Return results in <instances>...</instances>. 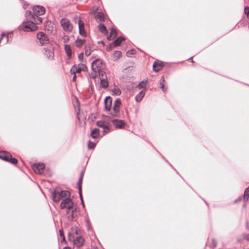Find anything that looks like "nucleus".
<instances>
[{
	"label": "nucleus",
	"instance_id": "nucleus-1",
	"mask_svg": "<svg viewBox=\"0 0 249 249\" xmlns=\"http://www.w3.org/2000/svg\"><path fill=\"white\" fill-rule=\"evenodd\" d=\"M70 193L68 191L62 190L61 188H56L53 192V200L54 202L58 203L62 199L67 197H70Z\"/></svg>",
	"mask_w": 249,
	"mask_h": 249
},
{
	"label": "nucleus",
	"instance_id": "nucleus-2",
	"mask_svg": "<svg viewBox=\"0 0 249 249\" xmlns=\"http://www.w3.org/2000/svg\"><path fill=\"white\" fill-rule=\"evenodd\" d=\"M102 68L103 65L100 59H97L93 61L91 65V71L89 74L90 78L95 79L97 77V71Z\"/></svg>",
	"mask_w": 249,
	"mask_h": 249
},
{
	"label": "nucleus",
	"instance_id": "nucleus-3",
	"mask_svg": "<svg viewBox=\"0 0 249 249\" xmlns=\"http://www.w3.org/2000/svg\"><path fill=\"white\" fill-rule=\"evenodd\" d=\"M0 159L9 162L12 164L16 165L18 163V160L15 158H13L11 154L6 151L0 152Z\"/></svg>",
	"mask_w": 249,
	"mask_h": 249
},
{
	"label": "nucleus",
	"instance_id": "nucleus-4",
	"mask_svg": "<svg viewBox=\"0 0 249 249\" xmlns=\"http://www.w3.org/2000/svg\"><path fill=\"white\" fill-rule=\"evenodd\" d=\"M22 28L24 31H34L37 29V26L36 25L32 19L24 22L22 23Z\"/></svg>",
	"mask_w": 249,
	"mask_h": 249
},
{
	"label": "nucleus",
	"instance_id": "nucleus-5",
	"mask_svg": "<svg viewBox=\"0 0 249 249\" xmlns=\"http://www.w3.org/2000/svg\"><path fill=\"white\" fill-rule=\"evenodd\" d=\"M60 208L61 209H67V214H69V211L73 208V203L71 199L69 197H67L63 199L60 204Z\"/></svg>",
	"mask_w": 249,
	"mask_h": 249
},
{
	"label": "nucleus",
	"instance_id": "nucleus-6",
	"mask_svg": "<svg viewBox=\"0 0 249 249\" xmlns=\"http://www.w3.org/2000/svg\"><path fill=\"white\" fill-rule=\"evenodd\" d=\"M87 69L86 66L83 64H79L78 65H74L71 70V73L75 74L76 73H80L82 71H85Z\"/></svg>",
	"mask_w": 249,
	"mask_h": 249
},
{
	"label": "nucleus",
	"instance_id": "nucleus-7",
	"mask_svg": "<svg viewBox=\"0 0 249 249\" xmlns=\"http://www.w3.org/2000/svg\"><path fill=\"white\" fill-rule=\"evenodd\" d=\"M60 23L63 29L67 32H71L72 29V25L71 24L70 20L67 18H62Z\"/></svg>",
	"mask_w": 249,
	"mask_h": 249
},
{
	"label": "nucleus",
	"instance_id": "nucleus-8",
	"mask_svg": "<svg viewBox=\"0 0 249 249\" xmlns=\"http://www.w3.org/2000/svg\"><path fill=\"white\" fill-rule=\"evenodd\" d=\"M37 38L41 45H44L49 42L48 36L43 32H39L37 35Z\"/></svg>",
	"mask_w": 249,
	"mask_h": 249
},
{
	"label": "nucleus",
	"instance_id": "nucleus-9",
	"mask_svg": "<svg viewBox=\"0 0 249 249\" xmlns=\"http://www.w3.org/2000/svg\"><path fill=\"white\" fill-rule=\"evenodd\" d=\"M32 168L35 173L41 174L43 172L45 165L41 163H35L33 165Z\"/></svg>",
	"mask_w": 249,
	"mask_h": 249
},
{
	"label": "nucleus",
	"instance_id": "nucleus-10",
	"mask_svg": "<svg viewBox=\"0 0 249 249\" xmlns=\"http://www.w3.org/2000/svg\"><path fill=\"white\" fill-rule=\"evenodd\" d=\"M121 105V101L120 99H118L115 100L113 104V111L114 112V116H117L118 114L120 112V107Z\"/></svg>",
	"mask_w": 249,
	"mask_h": 249
},
{
	"label": "nucleus",
	"instance_id": "nucleus-11",
	"mask_svg": "<svg viewBox=\"0 0 249 249\" xmlns=\"http://www.w3.org/2000/svg\"><path fill=\"white\" fill-rule=\"evenodd\" d=\"M85 242L84 238L81 236L77 237L73 241V244L78 248L83 246Z\"/></svg>",
	"mask_w": 249,
	"mask_h": 249
},
{
	"label": "nucleus",
	"instance_id": "nucleus-12",
	"mask_svg": "<svg viewBox=\"0 0 249 249\" xmlns=\"http://www.w3.org/2000/svg\"><path fill=\"white\" fill-rule=\"evenodd\" d=\"M111 122L117 128H123L125 125L124 121L122 120L113 119Z\"/></svg>",
	"mask_w": 249,
	"mask_h": 249
},
{
	"label": "nucleus",
	"instance_id": "nucleus-13",
	"mask_svg": "<svg viewBox=\"0 0 249 249\" xmlns=\"http://www.w3.org/2000/svg\"><path fill=\"white\" fill-rule=\"evenodd\" d=\"M33 11L34 13L36 15H43L45 12V8L43 6H40L39 5H36L34 6Z\"/></svg>",
	"mask_w": 249,
	"mask_h": 249
},
{
	"label": "nucleus",
	"instance_id": "nucleus-14",
	"mask_svg": "<svg viewBox=\"0 0 249 249\" xmlns=\"http://www.w3.org/2000/svg\"><path fill=\"white\" fill-rule=\"evenodd\" d=\"M79 32L81 36L85 37L87 34L84 28V23L79 18L78 20Z\"/></svg>",
	"mask_w": 249,
	"mask_h": 249
},
{
	"label": "nucleus",
	"instance_id": "nucleus-15",
	"mask_svg": "<svg viewBox=\"0 0 249 249\" xmlns=\"http://www.w3.org/2000/svg\"><path fill=\"white\" fill-rule=\"evenodd\" d=\"M53 47H51L49 49H44V54L48 58L50 59H53Z\"/></svg>",
	"mask_w": 249,
	"mask_h": 249
},
{
	"label": "nucleus",
	"instance_id": "nucleus-16",
	"mask_svg": "<svg viewBox=\"0 0 249 249\" xmlns=\"http://www.w3.org/2000/svg\"><path fill=\"white\" fill-rule=\"evenodd\" d=\"M96 124L97 126L102 128L104 129V132L105 133H107L109 131V128L105 122L103 121H97Z\"/></svg>",
	"mask_w": 249,
	"mask_h": 249
},
{
	"label": "nucleus",
	"instance_id": "nucleus-17",
	"mask_svg": "<svg viewBox=\"0 0 249 249\" xmlns=\"http://www.w3.org/2000/svg\"><path fill=\"white\" fill-rule=\"evenodd\" d=\"M163 66L162 62L160 61H155L153 65V70L156 72H158L162 69Z\"/></svg>",
	"mask_w": 249,
	"mask_h": 249
},
{
	"label": "nucleus",
	"instance_id": "nucleus-18",
	"mask_svg": "<svg viewBox=\"0 0 249 249\" xmlns=\"http://www.w3.org/2000/svg\"><path fill=\"white\" fill-rule=\"evenodd\" d=\"M105 107L107 111L110 110L112 105V99L110 97H107L105 99Z\"/></svg>",
	"mask_w": 249,
	"mask_h": 249
},
{
	"label": "nucleus",
	"instance_id": "nucleus-19",
	"mask_svg": "<svg viewBox=\"0 0 249 249\" xmlns=\"http://www.w3.org/2000/svg\"><path fill=\"white\" fill-rule=\"evenodd\" d=\"M65 51L67 53L68 58L70 59L72 56V51L71 46L68 44L65 45Z\"/></svg>",
	"mask_w": 249,
	"mask_h": 249
},
{
	"label": "nucleus",
	"instance_id": "nucleus-20",
	"mask_svg": "<svg viewBox=\"0 0 249 249\" xmlns=\"http://www.w3.org/2000/svg\"><path fill=\"white\" fill-rule=\"evenodd\" d=\"M67 214L68 215V217L69 220L72 221L74 220L76 216L75 209L72 208L69 211V214Z\"/></svg>",
	"mask_w": 249,
	"mask_h": 249
},
{
	"label": "nucleus",
	"instance_id": "nucleus-21",
	"mask_svg": "<svg viewBox=\"0 0 249 249\" xmlns=\"http://www.w3.org/2000/svg\"><path fill=\"white\" fill-rule=\"evenodd\" d=\"M32 20L36 24H39L42 23V18L37 16V15H32Z\"/></svg>",
	"mask_w": 249,
	"mask_h": 249
},
{
	"label": "nucleus",
	"instance_id": "nucleus-22",
	"mask_svg": "<svg viewBox=\"0 0 249 249\" xmlns=\"http://www.w3.org/2000/svg\"><path fill=\"white\" fill-rule=\"evenodd\" d=\"M95 19L98 22L104 21V15L102 12H98L95 16Z\"/></svg>",
	"mask_w": 249,
	"mask_h": 249
},
{
	"label": "nucleus",
	"instance_id": "nucleus-23",
	"mask_svg": "<svg viewBox=\"0 0 249 249\" xmlns=\"http://www.w3.org/2000/svg\"><path fill=\"white\" fill-rule=\"evenodd\" d=\"M124 40L123 37H119L116 39L113 42V46L116 47L120 46L121 42Z\"/></svg>",
	"mask_w": 249,
	"mask_h": 249
},
{
	"label": "nucleus",
	"instance_id": "nucleus-24",
	"mask_svg": "<svg viewBox=\"0 0 249 249\" xmlns=\"http://www.w3.org/2000/svg\"><path fill=\"white\" fill-rule=\"evenodd\" d=\"M91 137L93 139H96L99 136V129L98 128L94 129L91 132L90 134Z\"/></svg>",
	"mask_w": 249,
	"mask_h": 249
},
{
	"label": "nucleus",
	"instance_id": "nucleus-25",
	"mask_svg": "<svg viewBox=\"0 0 249 249\" xmlns=\"http://www.w3.org/2000/svg\"><path fill=\"white\" fill-rule=\"evenodd\" d=\"M106 78H100L101 86L103 88H107L108 86V82Z\"/></svg>",
	"mask_w": 249,
	"mask_h": 249
},
{
	"label": "nucleus",
	"instance_id": "nucleus-26",
	"mask_svg": "<svg viewBox=\"0 0 249 249\" xmlns=\"http://www.w3.org/2000/svg\"><path fill=\"white\" fill-rule=\"evenodd\" d=\"M58 238V240H61V242H63V241H65V238L64 232L62 230H59Z\"/></svg>",
	"mask_w": 249,
	"mask_h": 249
},
{
	"label": "nucleus",
	"instance_id": "nucleus-27",
	"mask_svg": "<svg viewBox=\"0 0 249 249\" xmlns=\"http://www.w3.org/2000/svg\"><path fill=\"white\" fill-rule=\"evenodd\" d=\"M117 33L115 29H111L110 34L109 36L107 37V39L108 40H110L112 39V38H114L117 36Z\"/></svg>",
	"mask_w": 249,
	"mask_h": 249
},
{
	"label": "nucleus",
	"instance_id": "nucleus-28",
	"mask_svg": "<svg viewBox=\"0 0 249 249\" xmlns=\"http://www.w3.org/2000/svg\"><path fill=\"white\" fill-rule=\"evenodd\" d=\"M122 53L120 51H116L114 52L112 58L114 60H117L121 56Z\"/></svg>",
	"mask_w": 249,
	"mask_h": 249
},
{
	"label": "nucleus",
	"instance_id": "nucleus-29",
	"mask_svg": "<svg viewBox=\"0 0 249 249\" xmlns=\"http://www.w3.org/2000/svg\"><path fill=\"white\" fill-rule=\"evenodd\" d=\"M144 96V92L142 91H140L135 97V100L137 102H140Z\"/></svg>",
	"mask_w": 249,
	"mask_h": 249
},
{
	"label": "nucleus",
	"instance_id": "nucleus-30",
	"mask_svg": "<svg viewBox=\"0 0 249 249\" xmlns=\"http://www.w3.org/2000/svg\"><path fill=\"white\" fill-rule=\"evenodd\" d=\"M98 76H100V78H107L105 72L102 69H100L98 71H97V77Z\"/></svg>",
	"mask_w": 249,
	"mask_h": 249
},
{
	"label": "nucleus",
	"instance_id": "nucleus-31",
	"mask_svg": "<svg viewBox=\"0 0 249 249\" xmlns=\"http://www.w3.org/2000/svg\"><path fill=\"white\" fill-rule=\"evenodd\" d=\"M99 30L102 33L106 34L107 33L106 27L103 24L99 25Z\"/></svg>",
	"mask_w": 249,
	"mask_h": 249
},
{
	"label": "nucleus",
	"instance_id": "nucleus-32",
	"mask_svg": "<svg viewBox=\"0 0 249 249\" xmlns=\"http://www.w3.org/2000/svg\"><path fill=\"white\" fill-rule=\"evenodd\" d=\"M160 88L162 89V91L164 92H166L167 90V88L164 89V85L163 84V82L165 81V79L163 76H162L160 79Z\"/></svg>",
	"mask_w": 249,
	"mask_h": 249
},
{
	"label": "nucleus",
	"instance_id": "nucleus-33",
	"mask_svg": "<svg viewBox=\"0 0 249 249\" xmlns=\"http://www.w3.org/2000/svg\"><path fill=\"white\" fill-rule=\"evenodd\" d=\"M249 197V187L246 188L244 192V199L248 200Z\"/></svg>",
	"mask_w": 249,
	"mask_h": 249
},
{
	"label": "nucleus",
	"instance_id": "nucleus-34",
	"mask_svg": "<svg viewBox=\"0 0 249 249\" xmlns=\"http://www.w3.org/2000/svg\"><path fill=\"white\" fill-rule=\"evenodd\" d=\"M84 43V40L81 39H77L75 41L76 46L80 47Z\"/></svg>",
	"mask_w": 249,
	"mask_h": 249
},
{
	"label": "nucleus",
	"instance_id": "nucleus-35",
	"mask_svg": "<svg viewBox=\"0 0 249 249\" xmlns=\"http://www.w3.org/2000/svg\"><path fill=\"white\" fill-rule=\"evenodd\" d=\"M113 92L116 95H120L121 94V90L118 88H114L113 90Z\"/></svg>",
	"mask_w": 249,
	"mask_h": 249
},
{
	"label": "nucleus",
	"instance_id": "nucleus-36",
	"mask_svg": "<svg viewBox=\"0 0 249 249\" xmlns=\"http://www.w3.org/2000/svg\"><path fill=\"white\" fill-rule=\"evenodd\" d=\"M146 83H147V81H141L139 85H138V87L140 88V89H141V88H143L145 87L146 86Z\"/></svg>",
	"mask_w": 249,
	"mask_h": 249
},
{
	"label": "nucleus",
	"instance_id": "nucleus-37",
	"mask_svg": "<svg viewBox=\"0 0 249 249\" xmlns=\"http://www.w3.org/2000/svg\"><path fill=\"white\" fill-rule=\"evenodd\" d=\"M135 51L134 50H129L127 52H126V55L127 56H131V55L135 54Z\"/></svg>",
	"mask_w": 249,
	"mask_h": 249
},
{
	"label": "nucleus",
	"instance_id": "nucleus-38",
	"mask_svg": "<svg viewBox=\"0 0 249 249\" xmlns=\"http://www.w3.org/2000/svg\"><path fill=\"white\" fill-rule=\"evenodd\" d=\"M88 148L89 149H93L95 147V144L93 142L89 141L88 142Z\"/></svg>",
	"mask_w": 249,
	"mask_h": 249
},
{
	"label": "nucleus",
	"instance_id": "nucleus-39",
	"mask_svg": "<svg viewBox=\"0 0 249 249\" xmlns=\"http://www.w3.org/2000/svg\"><path fill=\"white\" fill-rule=\"evenodd\" d=\"M32 15H33L32 14V12L31 11H26V16L28 20L32 19Z\"/></svg>",
	"mask_w": 249,
	"mask_h": 249
},
{
	"label": "nucleus",
	"instance_id": "nucleus-40",
	"mask_svg": "<svg viewBox=\"0 0 249 249\" xmlns=\"http://www.w3.org/2000/svg\"><path fill=\"white\" fill-rule=\"evenodd\" d=\"M216 246V242L215 240L212 239V243L210 244V246L212 248H214Z\"/></svg>",
	"mask_w": 249,
	"mask_h": 249
},
{
	"label": "nucleus",
	"instance_id": "nucleus-41",
	"mask_svg": "<svg viewBox=\"0 0 249 249\" xmlns=\"http://www.w3.org/2000/svg\"><path fill=\"white\" fill-rule=\"evenodd\" d=\"M244 12L245 14L247 15L248 18H249V7H245L244 8Z\"/></svg>",
	"mask_w": 249,
	"mask_h": 249
},
{
	"label": "nucleus",
	"instance_id": "nucleus-42",
	"mask_svg": "<svg viewBox=\"0 0 249 249\" xmlns=\"http://www.w3.org/2000/svg\"><path fill=\"white\" fill-rule=\"evenodd\" d=\"M113 44H110L108 46H107V48H106V50L107 51H111L112 48H113Z\"/></svg>",
	"mask_w": 249,
	"mask_h": 249
},
{
	"label": "nucleus",
	"instance_id": "nucleus-43",
	"mask_svg": "<svg viewBox=\"0 0 249 249\" xmlns=\"http://www.w3.org/2000/svg\"><path fill=\"white\" fill-rule=\"evenodd\" d=\"M84 58V54L83 53H81L79 54L78 56V58L80 60V61H82Z\"/></svg>",
	"mask_w": 249,
	"mask_h": 249
},
{
	"label": "nucleus",
	"instance_id": "nucleus-44",
	"mask_svg": "<svg viewBox=\"0 0 249 249\" xmlns=\"http://www.w3.org/2000/svg\"><path fill=\"white\" fill-rule=\"evenodd\" d=\"M78 191H79V196L80 197V199L81 201H82V200H83V197H82V189L80 187V188H78Z\"/></svg>",
	"mask_w": 249,
	"mask_h": 249
},
{
	"label": "nucleus",
	"instance_id": "nucleus-45",
	"mask_svg": "<svg viewBox=\"0 0 249 249\" xmlns=\"http://www.w3.org/2000/svg\"><path fill=\"white\" fill-rule=\"evenodd\" d=\"M91 53V51L90 50H86L85 51V54L86 55H87V56H89Z\"/></svg>",
	"mask_w": 249,
	"mask_h": 249
},
{
	"label": "nucleus",
	"instance_id": "nucleus-46",
	"mask_svg": "<svg viewBox=\"0 0 249 249\" xmlns=\"http://www.w3.org/2000/svg\"><path fill=\"white\" fill-rule=\"evenodd\" d=\"M85 220H86V222L87 225L90 224V221H89V217H88V216L86 217L85 218Z\"/></svg>",
	"mask_w": 249,
	"mask_h": 249
},
{
	"label": "nucleus",
	"instance_id": "nucleus-47",
	"mask_svg": "<svg viewBox=\"0 0 249 249\" xmlns=\"http://www.w3.org/2000/svg\"><path fill=\"white\" fill-rule=\"evenodd\" d=\"M79 232H80L79 229H78V227H76V230H75V233L76 234H79Z\"/></svg>",
	"mask_w": 249,
	"mask_h": 249
},
{
	"label": "nucleus",
	"instance_id": "nucleus-48",
	"mask_svg": "<svg viewBox=\"0 0 249 249\" xmlns=\"http://www.w3.org/2000/svg\"><path fill=\"white\" fill-rule=\"evenodd\" d=\"M81 184H82V182H80V181H78L77 183V186H78L79 188H80V187L82 189V187H81Z\"/></svg>",
	"mask_w": 249,
	"mask_h": 249
},
{
	"label": "nucleus",
	"instance_id": "nucleus-49",
	"mask_svg": "<svg viewBox=\"0 0 249 249\" xmlns=\"http://www.w3.org/2000/svg\"><path fill=\"white\" fill-rule=\"evenodd\" d=\"M87 227L88 231H89L91 229L90 224H87Z\"/></svg>",
	"mask_w": 249,
	"mask_h": 249
},
{
	"label": "nucleus",
	"instance_id": "nucleus-50",
	"mask_svg": "<svg viewBox=\"0 0 249 249\" xmlns=\"http://www.w3.org/2000/svg\"><path fill=\"white\" fill-rule=\"evenodd\" d=\"M8 41V37L7 36L5 38V40L4 41V44L7 43Z\"/></svg>",
	"mask_w": 249,
	"mask_h": 249
},
{
	"label": "nucleus",
	"instance_id": "nucleus-51",
	"mask_svg": "<svg viewBox=\"0 0 249 249\" xmlns=\"http://www.w3.org/2000/svg\"><path fill=\"white\" fill-rule=\"evenodd\" d=\"M83 174H84V171H82L81 173V175L79 178H83Z\"/></svg>",
	"mask_w": 249,
	"mask_h": 249
},
{
	"label": "nucleus",
	"instance_id": "nucleus-52",
	"mask_svg": "<svg viewBox=\"0 0 249 249\" xmlns=\"http://www.w3.org/2000/svg\"><path fill=\"white\" fill-rule=\"evenodd\" d=\"M63 249H71L70 247H65Z\"/></svg>",
	"mask_w": 249,
	"mask_h": 249
},
{
	"label": "nucleus",
	"instance_id": "nucleus-53",
	"mask_svg": "<svg viewBox=\"0 0 249 249\" xmlns=\"http://www.w3.org/2000/svg\"><path fill=\"white\" fill-rule=\"evenodd\" d=\"M75 78H76V76H75V74H74V76H73V80H74V79H75Z\"/></svg>",
	"mask_w": 249,
	"mask_h": 249
},
{
	"label": "nucleus",
	"instance_id": "nucleus-54",
	"mask_svg": "<svg viewBox=\"0 0 249 249\" xmlns=\"http://www.w3.org/2000/svg\"><path fill=\"white\" fill-rule=\"evenodd\" d=\"M81 202L82 203L83 206L84 207V204L83 200H82V201H81Z\"/></svg>",
	"mask_w": 249,
	"mask_h": 249
},
{
	"label": "nucleus",
	"instance_id": "nucleus-55",
	"mask_svg": "<svg viewBox=\"0 0 249 249\" xmlns=\"http://www.w3.org/2000/svg\"><path fill=\"white\" fill-rule=\"evenodd\" d=\"M81 202L82 203L83 206L84 207V204L83 200H82V201H81Z\"/></svg>",
	"mask_w": 249,
	"mask_h": 249
},
{
	"label": "nucleus",
	"instance_id": "nucleus-56",
	"mask_svg": "<svg viewBox=\"0 0 249 249\" xmlns=\"http://www.w3.org/2000/svg\"><path fill=\"white\" fill-rule=\"evenodd\" d=\"M82 178H79V181H78L82 182Z\"/></svg>",
	"mask_w": 249,
	"mask_h": 249
},
{
	"label": "nucleus",
	"instance_id": "nucleus-57",
	"mask_svg": "<svg viewBox=\"0 0 249 249\" xmlns=\"http://www.w3.org/2000/svg\"><path fill=\"white\" fill-rule=\"evenodd\" d=\"M189 59H190V60H192V62H193V60H192V57H190V58H189Z\"/></svg>",
	"mask_w": 249,
	"mask_h": 249
}]
</instances>
